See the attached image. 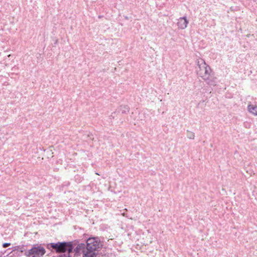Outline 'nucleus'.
<instances>
[{"instance_id":"1","label":"nucleus","mask_w":257,"mask_h":257,"mask_svg":"<svg viewBox=\"0 0 257 257\" xmlns=\"http://www.w3.org/2000/svg\"><path fill=\"white\" fill-rule=\"evenodd\" d=\"M196 62L197 75L201 77L209 85L215 86L217 84V79L212 73L210 66L202 59H197Z\"/></svg>"},{"instance_id":"2","label":"nucleus","mask_w":257,"mask_h":257,"mask_svg":"<svg viewBox=\"0 0 257 257\" xmlns=\"http://www.w3.org/2000/svg\"><path fill=\"white\" fill-rule=\"evenodd\" d=\"M73 242H51L48 244V248H52L57 253L68 252V254L72 252L73 246Z\"/></svg>"},{"instance_id":"3","label":"nucleus","mask_w":257,"mask_h":257,"mask_svg":"<svg viewBox=\"0 0 257 257\" xmlns=\"http://www.w3.org/2000/svg\"><path fill=\"white\" fill-rule=\"evenodd\" d=\"M86 247L83 250V257H95L97 253L95 251H99L101 247L102 242H86Z\"/></svg>"},{"instance_id":"4","label":"nucleus","mask_w":257,"mask_h":257,"mask_svg":"<svg viewBox=\"0 0 257 257\" xmlns=\"http://www.w3.org/2000/svg\"><path fill=\"white\" fill-rule=\"evenodd\" d=\"M46 253V250L41 244H34L26 254L29 257H42Z\"/></svg>"},{"instance_id":"5","label":"nucleus","mask_w":257,"mask_h":257,"mask_svg":"<svg viewBox=\"0 0 257 257\" xmlns=\"http://www.w3.org/2000/svg\"><path fill=\"white\" fill-rule=\"evenodd\" d=\"M188 24V21L186 17L180 18L178 20L177 25L181 29H185Z\"/></svg>"},{"instance_id":"6","label":"nucleus","mask_w":257,"mask_h":257,"mask_svg":"<svg viewBox=\"0 0 257 257\" xmlns=\"http://www.w3.org/2000/svg\"><path fill=\"white\" fill-rule=\"evenodd\" d=\"M248 111L254 115H257V106L249 104L247 106Z\"/></svg>"},{"instance_id":"7","label":"nucleus","mask_w":257,"mask_h":257,"mask_svg":"<svg viewBox=\"0 0 257 257\" xmlns=\"http://www.w3.org/2000/svg\"><path fill=\"white\" fill-rule=\"evenodd\" d=\"M25 250V246L24 245H22V246H15L13 247V250L14 251L18 250V251H20L21 252H23Z\"/></svg>"},{"instance_id":"8","label":"nucleus","mask_w":257,"mask_h":257,"mask_svg":"<svg viewBox=\"0 0 257 257\" xmlns=\"http://www.w3.org/2000/svg\"><path fill=\"white\" fill-rule=\"evenodd\" d=\"M187 136L189 139H194L195 137L194 134L190 131H187Z\"/></svg>"},{"instance_id":"9","label":"nucleus","mask_w":257,"mask_h":257,"mask_svg":"<svg viewBox=\"0 0 257 257\" xmlns=\"http://www.w3.org/2000/svg\"><path fill=\"white\" fill-rule=\"evenodd\" d=\"M121 107L122 113H126L129 112V107L127 106H121Z\"/></svg>"},{"instance_id":"10","label":"nucleus","mask_w":257,"mask_h":257,"mask_svg":"<svg viewBox=\"0 0 257 257\" xmlns=\"http://www.w3.org/2000/svg\"><path fill=\"white\" fill-rule=\"evenodd\" d=\"M96 238H97V237H86V238L84 240V241H88L91 239H95Z\"/></svg>"},{"instance_id":"11","label":"nucleus","mask_w":257,"mask_h":257,"mask_svg":"<svg viewBox=\"0 0 257 257\" xmlns=\"http://www.w3.org/2000/svg\"><path fill=\"white\" fill-rule=\"evenodd\" d=\"M10 245H11L10 243L5 242V243H3V246L5 248V247H7L9 246Z\"/></svg>"},{"instance_id":"12","label":"nucleus","mask_w":257,"mask_h":257,"mask_svg":"<svg viewBox=\"0 0 257 257\" xmlns=\"http://www.w3.org/2000/svg\"><path fill=\"white\" fill-rule=\"evenodd\" d=\"M69 255H67L66 254H63V255H60L58 257H69Z\"/></svg>"},{"instance_id":"13","label":"nucleus","mask_w":257,"mask_h":257,"mask_svg":"<svg viewBox=\"0 0 257 257\" xmlns=\"http://www.w3.org/2000/svg\"><path fill=\"white\" fill-rule=\"evenodd\" d=\"M110 118H111V117L113 118V117L112 116V115H111L110 116Z\"/></svg>"},{"instance_id":"14","label":"nucleus","mask_w":257,"mask_h":257,"mask_svg":"<svg viewBox=\"0 0 257 257\" xmlns=\"http://www.w3.org/2000/svg\"><path fill=\"white\" fill-rule=\"evenodd\" d=\"M74 241H78V240H74Z\"/></svg>"}]
</instances>
